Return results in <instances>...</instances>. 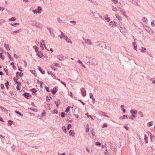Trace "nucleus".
Returning a JSON list of instances; mask_svg holds the SVG:
<instances>
[{
	"instance_id": "obj_1",
	"label": "nucleus",
	"mask_w": 155,
	"mask_h": 155,
	"mask_svg": "<svg viewBox=\"0 0 155 155\" xmlns=\"http://www.w3.org/2000/svg\"><path fill=\"white\" fill-rule=\"evenodd\" d=\"M97 48L100 50H103L105 46V43L104 41H99L96 42Z\"/></svg>"
},
{
	"instance_id": "obj_2",
	"label": "nucleus",
	"mask_w": 155,
	"mask_h": 155,
	"mask_svg": "<svg viewBox=\"0 0 155 155\" xmlns=\"http://www.w3.org/2000/svg\"><path fill=\"white\" fill-rule=\"evenodd\" d=\"M88 63L92 65H96L98 64V62L96 59L91 57H90Z\"/></svg>"
},
{
	"instance_id": "obj_3",
	"label": "nucleus",
	"mask_w": 155,
	"mask_h": 155,
	"mask_svg": "<svg viewBox=\"0 0 155 155\" xmlns=\"http://www.w3.org/2000/svg\"><path fill=\"white\" fill-rule=\"evenodd\" d=\"M81 95L83 97H85L86 95V92L84 88L82 87L80 89Z\"/></svg>"
},
{
	"instance_id": "obj_4",
	"label": "nucleus",
	"mask_w": 155,
	"mask_h": 155,
	"mask_svg": "<svg viewBox=\"0 0 155 155\" xmlns=\"http://www.w3.org/2000/svg\"><path fill=\"white\" fill-rule=\"evenodd\" d=\"M120 11L122 13V15H124L126 18L127 17V15L126 14V12L124 10V9L123 8H118Z\"/></svg>"
},
{
	"instance_id": "obj_5",
	"label": "nucleus",
	"mask_w": 155,
	"mask_h": 155,
	"mask_svg": "<svg viewBox=\"0 0 155 155\" xmlns=\"http://www.w3.org/2000/svg\"><path fill=\"white\" fill-rule=\"evenodd\" d=\"M59 37L61 38L68 39L67 37L64 35L63 32L62 31H61V34L59 35Z\"/></svg>"
},
{
	"instance_id": "obj_6",
	"label": "nucleus",
	"mask_w": 155,
	"mask_h": 155,
	"mask_svg": "<svg viewBox=\"0 0 155 155\" xmlns=\"http://www.w3.org/2000/svg\"><path fill=\"white\" fill-rule=\"evenodd\" d=\"M130 112L131 114H132V117H136V116L135 115H134V114H136L137 113V110H135L134 111V110H130Z\"/></svg>"
},
{
	"instance_id": "obj_7",
	"label": "nucleus",
	"mask_w": 155,
	"mask_h": 155,
	"mask_svg": "<svg viewBox=\"0 0 155 155\" xmlns=\"http://www.w3.org/2000/svg\"><path fill=\"white\" fill-rule=\"evenodd\" d=\"M35 26L37 27L40 28H42L43 25L42 24L39 22H36Z\"/></svg>"
},
{
	"instance_id": "obj_8",
	"label": "nucleus",
	"mask_w": 155,
	"mask_h": 155,
	"mask_svg": "<svg viewBox=\"0 0 155 155\" xmlns=\"http://www.w3.org/2000/svg\"><path fill=\"white\" fill-rule=\"evenodd\" d=\"M90 58V57L87 56H84L83 57V60L88 62H89Z\"/></svg>"
},
{
	"instance_id": "obj_9",
	"label": "nucleus",
	"mask_w": 155,
	"mask_h": 155,
	"mask_svg": "<svg viewBox=\"0 0 155 155\" xmlns=\"http://www.w3.org/2000/svg\"><path fill=\"white\" fill-rule=\"evenodd\" d=\"M47 29L49 31V33L50 34H53L54 32V29L53 28H50L49 27H47Z\"/></svg>"
},
{
	"instance_id": "obj_10",
	"label": "nucleus",
	"mask_w": 155,
	"mask_h": 155,
	"mask_svg": "<svg viewBox=\"0 0 155 155\" xmlns=\"http://www.w3.org/2000/svg\"><path fill=\"white\" fill-rule=\"evenodd\" d=\"M36 21H33L30 20L29 21V24L33 26H35Z\"/></svg>"
},
{
	"instance_id": "obj_11",
	"label": "nucleus",
	"mask_w": 155,
	"mask_h": 155,
	"mask_svg": "<svg viewBox=\"0 0 155 155\" xmlns=\"http://www.w3.org/2000/svg\"><path fill=\"white\" fill-rule=\"evenodd\" d=\"M58 59L60 61L64 60V56L62 55H59L58 56Z\"/></svg>"
},
{
	"instance_id": "obj_12",
	"label": "nucleus",
	"mask_w": 155,
	"mask_h": 155,
	"mask_svg": "<svg viewBox=\"0 0 155 155\" xmlns=\"http://www.w3.org/2000/svg\"><path fill=\"white\" fill-rule=\"evenodd\" d=\"M85 43L88 45H91V39H84Z\"/></svg>"
},
{
	"instance_id": "obj_13",
	"label": "nucleus",
	"mask_w": 155,
	"mask_h": 155,
	"mask_svg": "<svg viewBox=\"0 0 155 155\" xmlns=\"http://www.w3.org/2000/svg\"><path fill=\"white\" fill-rule=\"evenodd\" d=\"M42 41L40 42V47L42 49V50H43L44 49V42L43 40H42Z\"/></svg>"
},
{
	"instance_id": "obj_14",
	"label": "nucleus",
	"mask_w": 155,
	"mask_h": 155,
	"mask_svg": "<svg viewBox=\"0 0 155 155\" xmlns=\"http://www.w3.org/2000/svg\"><path fill=\"white\" fill-rule=\"evenodd\" d=\"M58 87H55L53 89L52 91V93L53 94H56L57 91L58 90Z\"/></svg>"
},
{
	"instance_id": "obj_15",
	"label": "nucleus",
	"mask_w": 155,
	"mask_h": 155,
	"mask_svg": "<svg viewBox=\"0 0 155 155\" xmlns=\"http://www.w3.org/2000/svg\"><path fill=\"white\" fill-rule=\"evenodd\" d=\"M37 82L40 84V86L41 88H43V87L42 85L43 84V83L42 81H40L38 80H37Z\"/></svg>"
},
{
	"instance_id": "obj_16",
	"label": "nucleus",
	"mask_w": 155,
	"mask_h": 155,
	"mask_svg": "<svg viewBox=\"0 0 155 155\" xmlns=\"http://www.w3.org/2000/svg\"><path fill=\"white\" fill-rule=\"evenodd\" d=\"M132 44L134 46V50L137 51V45L136 43L133 42L132 43Z\"/></svg>"
},
{
	"instance_id": "obj_17",
	"label": "nucleus",
	"mask_w": 155,
	"mask_h": 155,
	"mask_svg": "<svg viewBox=\"0 0 155 155\" xmlns=\"http://www.w3.org/2000/svg\"><path fill=\"white\" fill-rule=\"evenodd\" d=\"M142 20L143 22H145L146 23H147L148 22V20L145 17H143Z\"/></svg>"
},
{
	"instance_id": "obj_18",
	"label": "nucleus",
	"mask_w": 155,
	"mask_h": 155,
	"mask_svg": "<svg viewBox=\"0 0 155 155\" xmlns=\"http://www.w3.org/2000/svg\"><path fill=\"white\" fill-rule=\"evenodd\" d=\"M23 95L25 97L27 98H28V97L30 96L29 93H24Z\"/></svg>"
},
{
	"instance_id": "obj_19",
	"label": "nucleus",
	"mask_w": 155,
	"mask_h": 155,
	"mask_svg": "<svg viewBox=\"0 0 155 155\" xmlns=\"http://www.w3.org/2000/svg\"><path fill=\"white\" fill-rule=\"evenodd\" d=\"M78 62L80 64H81V66H82L84 68H86L85 66H84V65L83 64L82 62L80 60H78Z\"/></svg>"
},
{
	"instance_id": "obj_20",
	"label": "nucleus",
	"mask_w": 155,
	"mask_h": 155,
	"mask_svg": "<svg viewBox=\"0 0 155 155\" xmlns=\"http://www.w3.org/2000/svg\"><path fill=\"white\" fill-rule=\"evenodd\" d=\"M69 133L71 136H74V131L73 130H70Z\"/></svg>"
},
{
	"instance_id": "obj_21",
	"label": "nucleus",
	"mask_w": 155,
	"mask_h": 155,
	"mask_svg": "<svg viewBox=\"0 0 155 155\" xmlns=\"http://www.w3.org/2000/svg\"><path fill=\"white\" fill-rule=\"evenodd\" d=\"M4 45L5 48L8 51L10 50V49L9 48L8 45L5 44H4Z\"/></svg>"
},
{
	"instance_id": "obj_22",
	"label": "nucleus",
	"mask_w": 155,
	"mask_h": 155,
	"mask_svg": "<svg viewBox=\"0 0 155 155\" xmlns=\"http://www.w3.org/2000/svg\"><path fill=\"white\" fill-rule=\"evenodd\" d=\"M32 12H34V13H35V14H37V13L40 14V13H41V12H40L39 11H38L36 9H35V10H32Z\"/></svg>"
},
{
	"instance_id": "obj_23",
	"label": "nucleus",
	"mask_w": 155,
	"mask_h": 155,
	"mask_svg": "<svg viewBox=\"0 0 155 155\" xmlns=\"http://www.w3.org/2000/svg\"><path fill=\"white\" fill-rule=\"evenodd\" d=\"M144 140L146 143H147L148 142V137L146 134L144 135Z\"/></svg>"
},
{
	"instance_id": "obj_24",
	"label": "nucleus",
	"mask_w": 155,
	"mask_h": 155,
	"mask_svg": "<svg viewBox=\"0 0 155 155\" xmlns=\"http://www.w3.org/2000/svg\"><path fill=\"white\" fill-rule=\"evenodd\" d=\"M116 17L119 20H121L122 18L120 16L118 15H115Z\"/></svg>"
},
{
	"instance_id": "obj_25",
	"label": "nucleus",
	"mask_w": 155,
	"mask_h": 155,
	"mask_svg": "<svg viewBox=\"0 0 155 155\" xmlns=\"http://www.w3.org/2000/svg\"><path fill=\"white\" fill-rule=\"evenodd\" d=\"M8 84L9 83L8 81H7L5 83V85L7 88V89H8Z\"/></svg>"
},
{
	"instance_id": "obj_26",
	"label": "nucleus",
	"mask_w": 155,
	"mask_h": 155,
	"mask_svg": "<svg viewBox=\"0 0 155 155\" xmlns=\"http://www.w3.org/2000/svg\"><path fill=\"white\" fill-rule=\"evenodd\" d=\"M38 70L41 72V73L42 74H44L45 73L44 71H42L40 67H38Z\"/></svg>"
},
{
	"instance_id": "obj_27",
	"label": "nucleus",
	"mask_w": 155,
	"mask_h": 155,
	"mask_svg": "<svg viewBox=\"0 0 155 155\" xmlns=\"http://www.w3.org/2000/svg\"><path fill=\"white\" fill-rule=\"evenodd\" d=\"M30 91L32 92V93L34 94H35L36 92L35 89L34 88L31 89Z\"/></svg>"
},
{
	"instance_id": "obj_28",
	"label": "nucleus",
	"mask_w": 155,
	"mask_h": 155,
	"mask_svg": "<svg viewBox=\"0 0 155 155\" xmlns=\"http://www.w3.org/2000/svg\"><path fill=\"white\" fill-rule=\"evenodd\" d=\"M93 13V15L94 16H98L99 17L101 15L99 13H96L93 12V13Z\"/></svg>"
},
{
	"instance_id": "obj_29",
	"label": "nucleus",
	"mask_w": 155,
	"mask_h": 155,
	"mask_svg": "<svg viewBox=\"0 0 155 155\" xmlns=\"http://www.w3.org/2000/svg\"><path fill=\"white\" fill-rule=\"evenodd\" d=\"M0 108L2 111L4 112H6L7 113H8V111L4 108L2 107H1Z\"/></svg>"
},
{
	"instance_id": "obj_30",
	"label": "nucleus",
	"mask_w": 155,
	"mask_h": 155,
	"mask_svg": "<svg viewBox=\"0 0 155 155\" xmlns=\"http://www.w3.org/2000/svg\"><path fill=\"white\" fill-rule=\"evenodd\" d=\"M0 57L2 60H4V55L2 53H0Z\"/></svg>"
},
{
	"instance_id": "obj_31",
	"label": "nucleus",
	"mask_w": 155,
	"mask_h": 155,
	"mask_svg": "<svg viewBox=\"0 0 155 155\" xmlns=\"http://www.w3.org/2000/svg\"><path fill=\"white\" fill-rule=\"evenodd\" d=\"M99 113L100 115H101L103 116H104V114H106V113L105 112H103L101 111H99Z\"/></svg>"
},
{
	"instance_id": "obj_32",
	"label": "nucleus",
	"mask_w": 155,
	"mask_h": 155,
	"mask_svg": "<svg viewBox=\"0 0 155 155\" xmlns=\"http://www.w3.org/2000/svg\"><path fill=\"white\" fill-rule=\"evenodd\" d=\"M123 117H120L119 119H124L125 118H126L127 119L128 118L127 115H124L123 116Z\"/></svg>"
},
{
	"instance_id": "obj_33",
	"label": "nucleus",
	"mask_w": 155,
	"mask_h": 155,
	"mask_svg": "<svg viewBox=\"0 0 155 155\" xmlns=\"http://www.w3.org/2000/svg\"><path fill=\"white\" fill-rule=\"evenodd\" d=\"M15 20H16V19H15V18L14 17H12L11 18L9 19V20L10 21H15Z\"/></svg>"
},
{
	"instance_id": "obj_34",
	"label": "nucleus",
	"mask_w": 155,
	"mask_h": 155,
	"mask_svg": "<svg viewBox=\"0 0 155 155\" xmlns=\"http://www.w3.org/2000/svg\"><path fill=\"white\" fill-rule=\"evenodd\" d=\"M121 107L122 108V110L123 111V113H124L125 112V110L124 109V106L123 105H121Z\"/></svg>"
},
{
	"instance_id": "obj_35",
	"label": "nucleus",
	"mask_w": 155,
	"mask_h": 155,
	"mask_svg": "<svg viewBox=\"0 0 155 155\" xmlns=\"http://www.w3.org/2000/svg\"><path fill=\"white\" fill-rule=\"evenodd\" d=\"M112 10L115 12H116L117 11V9L116 8L114 7L113 6H112Z\"/></svg>"
},
{
	"instance_id": "obj_36",
	"label": "nucleus",
	"mask_w": 155,
	"mask_h": 155,
	"mask_svg": "<svg viewBox=\"0 0 155 155\" xmlns=\"http://www.w3.org/2000/svg\"><path fill=\"white\" fill-rule=\"evenodd\" d=\"M62 130L64 131L65 133H66L67 131L66 130V128L65 126H63L62 127Z\"/></svg>"
},
{
	"instance_id": "obj_37",
	"label": "nucleus",
	"mask_w": 155,
	"mask_h": 155,
	"mask_svg": "<svg viewBox=\"0 0 155 155\" xmlns=\"http://www.w3.org/2000/svg\"><path fill=\"white\" fill-rule=\"evenodd\" d=\"M19 74V75L20 76V77H21L23 75V74L21 72H17L16 73V75L17 76L18 74Z\"/></svg>"
},
{
	"instance_id": "obj_38",
	"label": "nucleus",
	"mask_w": 155,
	"mask_h": 155,
	"mask_svg": "<svg viewBox=\"0 0 155 155\" xmlns=\"http://www.w3.org/2000/svg\"><path fill=\"white\" fill-rule=\"evenodd\" d=\"M86 132H87L89 131V127L88 124H87L86 126Z\"/></svg>"
},
{
	"instance_id": "obj_39",
	"label": "nucleus",
	"mask_w": 155,
	"mask_h": 155,
	"mask_svg": "<svg viewBox=\"0 0 155 155\" xmlns=\"http://www.w3.org/2000/svg\"><path fill=\"white\" fill-rule=\"evenodd\" d=\"M11 25L12 26H15L16 25H19V23H16L13 24H12Z\"/></svg>"
},
{
	"instance_id": "obj_40",
	"label": "nucleus",
	"mask_w": 155,
	"mask_h": 155,
	"mask_svg": "<svg viewBox=\"0 0 155 155\" xmlns=\"http://www.w3.org/2000/svg\"><path fill=\"white\" fill-rule=\"evenodd\" d=\"M148 32L151 35L153 33V31L152 30L150 29L148 30Z\"/></svg>"
},
{
	"instance_id": "obj_41",
	"label": "nucleus",
	"mask_w": 155,
	"mask_h": 155,
	"mask_svg": "<svg viewBox=\"0 0 155 155\" xmlns=\"http://www.w3.org/2000/svg\"><path fill=\"white\" fill-rule=\"evenodd\" d=\"M155 22V20H153L151 23V25L152 27H153L155 26V24L154 22Z\"/></svg>"
},
{
	"instance_id": "obj_42",
	"label": "nucleus",
	"mask_w": 155,
	"mask_h": 155,
	"mask_svg": "<svg viewBox=\"0 0 155 155\" xmlns=\"http://www.w3.org/2000/svg\"><path fill=\"white\" fill-rule=\"evenodd\" d=\"M37 55L40 58H41L42 56V54L41 53L38 52L37 53Z\"/></svg>"
},
{
	"instance_id": "obj_43",
	"label": "nucleus",
	"mask_w": 155,
	"mask_h": 155,
	"mask_svg": "<svg viewBox=\"0 0 155 155\" xmlns=\"http://www.w3.org/2000/svg\"><path fill=\"white\" fill-rule=\"evenodd\" d=\"M13 123V121H11V120H9L8 121V124L10 126H11L12 125Z\"/></svg>"
},
{
	"instance_id": "obj_44",
	"label": "nucleus",
	"mask_w": 155,
	"mask_h": 155,
	"mask_svg": "<svg viewBox=\"0 0 155 155\" xmlns=\"http://www.w3.org/2000/svg\"><path fill=\"white\" fill-rule=\"evenodd\" d=\"M139 114L140 115V117H143V113L141 111H139Z\"/></svg>"
},
{
	"instance_id": "obj_45",
	"label": "nucleus",
	"mask_w": 155,
	"mask_h": 155,
	"mask_svg": "<svg viewBox=\"0 0 155 155\" xmlns=\"http://www.w3.org/2000/svg\"><path fill=\"white\" fill-rule=\"evenodd\" d=\"M66 41L68 43H69L71 44L72 43V41L70 40V39H66Z\"/></svg>"
},
{
	"instance_id": "obj_46",
	"label": "nucleus",
	"mask_w": 155,
	"mask_h": 155,
	"mask_svg": "<svg viewBox=\"0 0 155 155\" xmlns=\"http://www.w3.org/2000/svg\"><path fill=\"white\" fill-rule=\"evenodd\" d=\"M70 110V107L69 106H68L67 109L65 110V112L66 113H68Z\"/></svg>"
},
{
	"instance_id": "obj_47",
	"label": "nucleus",
	"mask_w": 155,
	"mask_h": 155,
	"mask_svg": "<svg viewBox=\"0 0 155 155\" xmlns=\"http://www.w3.org/2000/svg\"><path fill=\"white\" fill-rule=\"evenodd\" d=\"M16 113L19 114L20 116H23V115L21 114L20 112L17 111H15Z\"/></svg>"
},
{
	"instance_id": "obj_48",
	"label": "nucleus",
	"mask_w": 155,
	"mask_h": 155,
	"mask_svg": "<svg viewBox=\"0 0 155 155\" xmlns=\"http://www.w3.org/2000/svg\"><path fill=\"white\" fill-rule=\"evenodd\" d=\"M95 144L97 146H100L101 145V143L99 142H96Z\"/></svg>"
},
{
	"instance_id": "obj_49",
	"label": "nucleus",
	"mask_w": 155,
	"mask_h": 155,
	"mask_svg": "<svg viewBox=\"0 0 155 155\" xmlns=\"http://www.w3.org/2000/svg\"><path fill=\"white\" fill-rule=\"evenodd\" d=\"M57 20L58 22L59 23H61L62 22V21L59 18H58Z\"/></svg>"
},
{
	"instance_id": "obj_50",
	"label": "nucleus",
	"mask_w": 155,
	"mask_h": 155,
	"mask_svg": "<svg viewBox=\"0 0 155 155\" xmlns=\"http://www.w3.org/2000/svg\"><path fill=\"white\" fill-rule=\"evenodd\" d=\"M92 3L95 5H98V4H97V3L95 1H93V2H92Z\"/></svg>"
},
{
	"instance_id": "obj_51",
	"label": "nucleus",
	"mask_w": 155,
	"mask_h": 155,
	"mask_svg": "<svg viewBox=\"0 0 155 155\" xmlns=\"http://www.w3.org/2000/svg\"><path fill=\"white\" fill-rule=\"evenodd\" d=\"M61 115L62 118H63L65 116V113L63 112L61 113Z\"/></svg>"
},
{
	"instance_id": "obj_52",
	"label": "nucleus",
	"mask_w": 155,
	"mask_h": 155,
	"mask_svg": "<svg viewBox=\"0 0 155 155\" xmlns=\"http://www.w3.org/2000/svg\"><path fill=\"white\" fill-rule=\"evenodd\" d=\"M107 124L106 123H104L102 125V128H104V127H107Z\"/></svg>"
},
{
	"instance_id": "obj_53",
	"label": "nucleus",
	"mask_w": 155,
	"mask_h": 155,
	"mask_svg": "<svg viewBox=\"0 0 155 155\" xmlns=\"http://www.w3.org/2000/svg\"><path fill=\"white\" fill-rule=\"evenodd\" d=\"M92 134L93 136H95V134L94 132V129H92Z\"/></svg>"
},
{
	"instance_id": "obj_54",
	"label": "nucleus",
	"mask_w": 155,
	"mask_h": 155,
	"mask_svg": "<svg viewBox=\"0 0 155 155\" xmlns=\"http://www.w3.org/2000/svg\"><path fill=\"white\" fill-rule=\"evenodd\" d=\"M70 22L71 23L73 24L74 25H75L76 24V22L74 21H70Z\"/></svg>"
},
{
	"instance_id": "obj_55",
	"label": "nucleus",
	"mask_w": 155,
	"mask_h": 155,
	"mask_svg": "<svg viewBox=\"0 0 155 155\" xmlns=\"http://www.w3.org/2000/svg\"><path fill=\"white\" fill-rule=\"evenodd\" d=\"M153 122L152 121H151V122H148V127H150L152 125V124L151 123H152Z\"/></svg>"
},
{
	"instance_id": "obj_56",
	"label": "nucleus",
	"mask_w": 155,
	"mask_h": 155,
	"mask_svg": "<svg viewBox=\"0 0 155 155\" xmlns=\"http://www.w3.org/2000/svg\"><path fill=\"white\" fill-rule=\"evenodd\" d=\"M17 89L18 90H20V86L19 84H18L17 85L16 87Z\"/></svg>"
},
{
	"instance_id": "obj_57",
	"label": "nucleus",
	"mask_w": 155,
	"mask_h": 155,
	"mask_svg": "<svg viewBox=\"0 0 155 155\" xmlns=\"http://www.w3.org/2000/svg\"><path fill=\"white\" fill-rule=\"evenodd\" d=\"M105 19L107 22H109L110 20V18H108L105 17Z\"/></svg>"
},
{
	"instance_id": "obj_58",
	"label": "nucleus",
	"mask_w": 155,
	"mask_h": 155,
	"mask_svg": "<svg viewBox=\"0 0 155 155\" xmlns=\"http://www.w3.org/2000/svg\"><path fill=\"white\" fill-rule=\"evenodd\" d=\"M33 48H34V49H35V51L36 52H37L38 50H37V48L36 46H33Z\"/></svg>"
},
{
	"instance_id": "obj_59",
	"label": "nucleus",
	"mask_w": 155,
	"mask_h": 155,
	"mask_svg": "<svg viewBox=\"0 0 155 155\" xmlns=\"http://www.w3.org/2000/svg\"><path fill=\"white\" fill-rule=\"evenodd\" d=\"M89 96H90V97L91 99H92V98H94L93 97V95L92 94V93H90L89 94Z\"/></svg>"
},
{
	"instance_id": "obj_60",
	"label": "nucleus",
	"mask_w": 155,
	"mask_h": 155,
	"mask_svg": "<svg viewBox=\"0 0 155 155\" xmlns=\"http://www.w3.org/2000/svg\"><path fill=\"white\" fill-rule=\"evenodd\" d=\"M55 103L57 106H58L59 105V102L58 101H55Z\"/></svg>"
},
{
	"instance_id": "obj_61",
	"label": "nucleus",
	"mask_w": 155,
	"mask_h": 155,
	"mask_svg": "<svg viewBox=\"0 0 155 155\" xmlns=\"http://www.w3.org/2000/svg\"><path fill=\"white\" fill-rule=\"evenodd\" d=\"M142 50H141V52H144L145 50H146V49L145 48L142 47Z\"/></svg>"
},
{
	"instance_id": "obj_62",
	"label": "nucleus",
	"mask_w": 155,
	"mask_h": 155,
	"mask_svg": "<svg viewBox=\"0 0 155 155\" xmlns=\"http://www.w3.org/2000/svg\"><path fill=\"white\" fill-rule=\"evenodd\" d=\"M38 11H39L41 12V11L42 10V9L41 7L40 6H38Z\"/></svg>"
},
{
	"instance_id": "obj_63",
	"label": "nucleus",
	"mask_w": 155,
	"mask_h": 155,
	"mask_svg": "<svg viewBox=\"0 0 155 155\" xmlns=\"http://www.w3.org/2000/svg\"><path fill=\"white\" fill-rule=\"evenodd\" d=\"M1 87L2 89H3L5 88L3 84H1Z\"/></svg>"
},
{
	"instance_id": "obj_64",
	"label": "nucleus",
	"mask_w": 155,
	"mask_h": 155,
	"mask_svg": "<svg viewBox=\"0 0 155 155\" xmlns=\"http://www.w3.org/2000/svg\"><path fill=\"white\" fill-rule=\"evenodd\" d=\"M71 125L70 124H69L68 125V127H67V128L68 129V130H69L70 128L71 127Z\"/></svg>"
}]
</instances>
